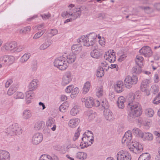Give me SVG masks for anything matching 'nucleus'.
<instances>
[{"instance_id":"obj_1","label":"nucleus","mask_w":160,"mask_h":160,"mask_svg":"<svg viewBox=\"0 0 160 160\" xmlns=\"http://www.w3.org/2000/svg\"><path fill=\"white\" fill-rule=\"evenodd\" d=\"M140 98V93L139 91H137L134 94L132 93L129 94L127 107L131 111L129 116L132 118L137 117L142 114V107L138 102Z\"/></svg>"},{"instance_id":"obj_2","label":"nucleus","mask_w":160,"mask_h":160,"mask_svg":"<svg viewBox=\"0 0 160 160\" xmlns=\"http://www.w3.org/2000/svg\"><path fill=\"white\" fill-rule=\"evenodd\" d=\"M132 139V134L131 131H128L126 132L123 137L122 142L123 143H126L128 145L130 150L132 152L138 154L142 152L143 150L142 145L136 141H132L131 142Z\"/></svg>"},{"instance_id":"obj_3","label":"nucleus","mask_w":160,"mask_h":160,"mask_svg":"<svg viewBox=\"0 0 160 160\" xmlns=\"http://www.w3.org/2000/svg\"><path fill=\"white\" fill-rule=\"evenodd\" d=\"M68 7L69 8L68 10L64 11L62 13V17L65 18L71 17L74 20L80 16L82 11L81 8H75L73 4L69 5Z\"/></svg>"},{"instance_id":"obj_4","label":"nucleus","mask_w":160,"mask_h":160,"mask_svg":"<svg viewBox=\"0 0 160 160\" xmlns=\"http://www.w3.org/2000/svg\"><path fill=\"white\" fill-rule=\"evenodd\" d=\"M97 37V34L95 33H92L82 36L77 39V41L79 43H82L84 46L88 47L94 44Z\"/></svg>"},{"instance_id":"obj_5","label":"nucleus","mask_w":160,"mask_h":160,"mask_svg":"<svg viewBox=\"0 0 160 160\" xmlns=\"http://www.w3.org/2000/svg\"><path fill=\"white\" fill-rule=\"evenodd\" d=\"M24 47L22 45H18L14 41L5 43L2 47V49L4 52L10 51L12 52H19L23 50Z\"/></svg>"},{"instance_id":"obj_6","label":"nucleus","mask_w":160,"mask_h":160,"mask_svg":"<svg viewBox=\"0 0 160 160\" xmlns=\"http://www.w3.org/2000/svg\"><path fill=\"white\" fill-rule=\"evenodd\" d=\"M82 141L80 146L82 149L92 144L94 141L93 133L90 131H88L85 132L82 138Z\"/></svg>"},{"instance_id":"obj_7","label":"nucleus","mask_w":160,"mask_h":160,"mask_svg":"<svg viewBox=\"0 0 160 160\" xmlns=\"http://www.w3.org/2000/svg\"><path fill=\"white\" fill-rule=\"evenodd\" d=\"M23 130L17 123L10 126L5 131L7 136H10L16 135H20L22 134Z\"/></svg>"},{"instance_id":"obj_8","label":"nucleus","mask_w":160,"mask_h":160,"mask_svg":"<svg viewBox=\"0 0 160 160\" xmlns=\"http://www.w3.org/2000/svg\"><path fill=\"white\" fill-rule=\"evenodd\" d=\"M53 63L54 66L60 70H66L68 66L66 58L63 55L56 58L54 61Z\"/></svg>"},{"instance_id":"obj_9","label":"nucleus","mask_w":160,"mask_h":160,"mask_svg":"<svg viewBox=\"0 0 160 160\" xmlns=\"http://www.w3.org/2000/svg\"><path fill=\"white\" fill-rule=\"evenodd\" d=\"M138 81V78L137 76L133 75L132 77L128 76L126 77L124 80V84L127 88H130L133 85L136 84Z\"/></svg>"},{"instance_id":"obj_10","label":"nucleus","mask_w":160,"mask_h":160,"mask_svg":"<svg viewBox=\"0 0 160 160\" xmlns=\"http://www.w3.org/2000/svg\"><path fill=\"white\" fill-rule=\"evenodd\" d=\"M117 160H131L130 154L126 150H122L118 152L116 155Z\"/></svg>"},{"instance_id":"obj_11","label":"nucleus","mask_w":160,"mask_h":160,"mask_svg":"<svg viewBox=\"0 0 160 160\" xmlns=\"http://www.w3.org/2000/svg\"><path fill=\"white\" fill-rule=\"evenodd\" d=\"M72 75L70 71H67L63 75L62 81V84L63 86H65L69 83L72 80Z\"/></svg>"},{"instance_id":"obj_12","label":"nucleus","mask_w":160,"mask_h":160,"mask_svg":"<svg viewBox=\"0 0 160 160\" xmlns=\"http://www.w3.org/2000/svg\"><path fill=\"white\" fill-rule=\"evenodd\" d=\"M141 54L145 57H149L152 55V52L151 48L146 46L143 47L139 51Z\"/></svg>"},{"instance_id":"obj_13","label":"nucleus","mask_w":160,"mask_h":160,"mask_svg":"<svg viewBox=\"0 0 160 160\" xmlns=\"http://www.w3.org/2000/svg\"><path fill=\"white\" fill-rule=\"evenodd\" d=\"M105 59L108 61L110 62H113L115 61L116 56L115 52H113V50H109L107 52H106L104 55Z\"/></svg>"},{"instance_id":"obj_14","label":"nucleus","mask_w":160,"mask_h":160,"mask_svg":"<svg viewBox=\"0 0 160 160\" xmlns=\"http://www.w3.org/2000/svg\"><path fill=\"white\" fill-rule=\"evenodd\" d=\"M43 139V135L40 133H36L32 136L31 142L33 145H37L40 143Z\"/></svg>"},{"instance_id":"obj_15","label":"nucleus","mask_w":160,"mask_h":160,"mask_svg":"<svg viewBox=\"0 0 160 160\" xmlns=\"http://www.w3.org/2000/svg\"><path fill=\"white\" fill-rule=\"evenodd\" d=\"M0 60L5 64L9 65L14 62L15 58L12 56H5L1 58Z\"/></svg>"},{"instance_id":"obj_16","label":"nucleus","mask_w":160,"mask_h":160,"mask_svg":"<svg viewBox=\"0 0 160 160\" xmlns=\"http://www.w3.org/2000/svg\"><path fill=\"white\" fill-rule=\"evenodd\" d=\"M81 100L82 102H84L85 106L87 108H91L94 105L93 99L91 97H84Z\"/></svg>"},{"instance_id":"obj_17","label":"nucleus","mask_w":160,"mask_h":160,"mask_svg":"<svg viewBox=\"0 0 160 160\" xmlns=\"http://www.w3.org/2000/svg\"><path fill=\"white\" fill-rule=\"evenodd\" d=\"M103 115L106 120L108 121H112L114 119L113 115L109 109H104Z\"/></svg>"},{"instance_id":"obj_18","label":"nucleus","mask_w":160,"mask_h":160,"mask_svg":"<svg viewBox=\"0 0 160 160\" xmlns=\"http://www.w3.org/2000/svg\"><path fill=\"white\" fill-rule=\"evenodd\" d=\"M114 88L115 91L118 93L122 92L124 88L122 81H117L114 84Z\"/></svg>"},{"instance_id":"obj_19","label":"nucleus","mask_w":160,"mask_h":160,"mask_svg":"<svg viewBox=\"0 0 160 160\" xmlns=\"http://www.w3.org/2000/svg\"><path fill=\"white\" fill-rule=\"evenodd\" d=\"M81 43L74 44L71 47L72 53L76 55L79 53L82 50Z\"/></svg>"},{"instance_id":"obj_20","label":"nucleus","mask_w":160,"mask_h":160,"mask_svg":"<svg viewBox=\"0 0 160 160\" xmlns=\"http://www.w3.org/2000/svg\"><path fill=\"white\" fill-rule=\"evenodd\" d=\"M11 156L10 153L7 151H0V160H10Z\"/></svg>"},{"instance_id":"obj_21","label":"nucleus","mask_w":160,"mask_h":160,"mask_svg":"<svg viewBox=\"0 0 160 160\" xmlns=\"http://www.w3.org/2000/svg\"><path fill=\"white\" fill-rule=\"evenodd\" d=\"M46 125L48 127H51L52 126V127L51 128V129L53 131L56 130V126L55 124V120L52 118H49L47 120Z\"/></svg>"},{"instance_id":"obj_22","label":"nucleus","mask_w":160,"mask_h":160,"mask_svg":"<svg viewBox=\"0 0 160 160\" xmlns=\"http://www.w3.org/2000/svg\"><path fill=\"white\" fill-rule=\"evenodd\" d=\"M63 55L66 58V60L68 64L74 62L76 58V55L72 53L68 55L65 54Z\"/></svg>"},{"instance_id":"obj_23","label":"nucleus","mask_w":160,"mask_h":160,"mask_svg":"<svg viewBox=\"0 0 160 160\" xmlns=\"http://www.w3.org/2000/svg\"><path fill=\"white\" fill-rule=\"evenodd\" d=\"M142 136L141 138L144 141H150L153 139L152 134L150 132H143Z\"/></svg>"},{"instance_id":"obj_24","label":"nucleus","mask_w":160,"mask_h":160,"mask_svg":"<svg viewBox=\"0 0 160 160\" xmlns=\"http://www.w3.org/2000/svg\"><path fill=\"white\" fill-rule=\"evenodd\" d=\"M38 80L37 79L32 80L29 84L28 88L29 91H32L36 90L38 87Z\"/></svg>"},{"instance_id":"obj_25","label":"nucleus","mask_w":160,"mask_h":160,"mask_svg":"<svg viewBox=\"0 0 160 160\" xmlns=\"http://www.w3.org/2000/svg\"><path fill=\"white\" fill-rule=\"evenodd\" d=\"M39 160H58V159L57 156L55 155H50L44 154L40 156Z\"/></svg>"},{"instance_id":"obj_26","label":"nucleus","mask_w":160,"mask_h":160,"mask_svg":"<svg viewBox=\"0 0 160 160\" xmlns=\"http://www.w3.org/2000/svg\"><path fill=\"white\" fill-rule=\"evenodd\" d=\"M80 122V120L78 118H74L69 120L68 125L71 128H73L76 127Z\"/></svg>"},{"instance_id":"obj_27","label":"nucleus","mask_w":160,"mask_h":160,"mask_svg":"<svg viewBox=\"0 0 160 160\" xmlns=\"http://www.w3.org/2000/svg\"><path fill=\"white\" fill-rule=\"evenodd\" d=\"M34 95L33 92L31 91H29L26 92L25 99L27 104H29L31 102V100Z\"/></svg>"},{"instance_id":"obj_28","label":"nucleus","mask_w":160,"mask_h":160,"mask_svg":"<svg viewBox=\"0 0 160 160\" xmlns=\"http://www.w3.org/2000/svg\"><path fill=\"white\" fill-rule=\"evenodd\" d=\"M32 113L30 110L26 109L24 110L22 113V117L24 120L30 119L32 116Z\"/></svg>"},{"instance_id":"obj_29","label":"nucleus","mask_w":160,"mask_h":160,"mask_svg":"<svg viewBox=\"0 0 160 160\" xmlns=\"http://www.w3.org/2000/svg\"><path fill=\"white\" fill-rule=\"evenodd\" d=\"M125 101V98L123 96H121L118 98L117 102V105L118 107L120 109H123L124 108V102Z\"/></svg>"},{"instance_id":"obj_30","label":"nucleus","mask_w":160,"mask_h":160,"mask_svg":"<svg viewBox=\"0 0 160 160\" xmlns=\"http://www.w3.org/2000/svg\"><path fill=\"white\" fill-rule=\"evenodd\" d=\"M80 110L79 107L78 105L74 106L71 110L70 113L72 116H75L79 113Z\"/></svg>"},{"instance_id":"obj_31","label":"nucleus","mask_w":160,"mask_h":160,"mask_svg":"<svg viewBox=\"0 0 160 160\" xmlns=\"http://www.w3.org/2000/svg\"><path fill=\"white\" fill-rule=\"evenodd\" d=\"M132 133L136 137L141 138L143 132L139 129L137 128H134L132 130Z\"/></svg>"},{"instance_id":"obj_32","label":"nucleus","mask_w":160,"mask_h":160,"mask_svg":"<svg viewBox=\"0 0 160 160\" xmlns=\"http://www.w3.org/2000/svg\"><path fill=\"white\" fill-rule=\"evenodd\" d=\"M76 157L80 160H85V159L87 157V154L84 152H77L76 155Z\"/></svg>"},{"instance_id":"obj_33","label":"nucleus","mask_w":160,"mask_h":160,"mask_svg":"<svg viewBox=\"0 0 160 160\" xmlns=\"http://www.w3.org/2000/svg\"><path fill=\"white\" fill-rule=\"evenodd\" d=\"M31 56V54L30 53L27 52L25 53L20 59L21 62L23 63L26 62L29 58Z\"/></svg>"},{"instance_id":"obj_34","label":"nucleus","mask_w":160,"mask_h":160,"mask_svg":"<svg viewBox=\"0 0 160 160\" xmlns=\"http://www.w3.org/2000/svg\"><path fill=\"white\" fill-rule=\"evenodd\" d=\"M69 107V104L68 102H64L60 105L59 107V111L62 112H65Z\"/></svg>"},{"instance_id":"obj_35","label":"nucleus","mask_w":160,"mask_h":160,"mask_svg":"<svg viewBox=\"0 0 160 160\" xmlns=\"http://www.w3.org/2000/svg\"><path fill=\"white\" fill-rule=\"evenodd\" d=\"M151 156L148 153H142L139 157L138 160H150Z\"/></svg>"},{"instance_id":"obj_36","label":"nucleus","mask_w":160,"mask_h":160,"mask_svg":"<svg viewBox=\"0 0 160 160\" xmlns=\"http://www.w3.org/2000/svg\"><path fill=\"white\" fill-rule=\"evenodd\" d=\"M145 115L148 117H152L154 114V110L151 108L146 109L145 110Z\"/></svg>"},{"instance_id":"obj_37","label":"nucleus","mask_w":160,"mask_h":160,"mask_svg":"<svg viewBox=\"0 0 160 160\" xmlns=\"http://www.w3.org/2000/svg\"><path fill=\"white\" fill-rule=\"evenodd\" d=\"M91 84L89 82H87L84 84L83 88V93L85 94L89 91L90 88Z\"/></svg>"},{"instance_id":"obj_38","label":"nucleus","mask_w":160,"mask_h":160,"mask_svg":"<svg viewBox=\"0 0 160 160\" xmlns=\"http://www.w3.org/2000/svg\"><path fill=\"white\" fill-rule=\"evenodd\" d=\"M151 82L150 79L143 80L141 83L140 89H141L142 88H146Z\"/></svg>"},{"instance_id":"obj_39","label":"nucleus","mask_w":160,"mask_h":160,"mask_svg":"<svg viewBox=\"0 0 160 160\" xmlns=\"http://www.w3.org/2000/svg\"><path fill=\"white\" fill-rule=\"evenodd\" d=\"M79 92V90L78 88H73L71 92L70 97L71 98H74L77 96Z\"/></svg>"},{"instance_id":"obj_40","label":"nucleus","mask_w":160,"mask_h":160,"mask_svg":"<svg viewBox=\"0 0 160 160\" xmlns=\"http://www.w3.org/2000/svg\"><path fill=\"white\" fill-rule=\"evenodd\" d=\"M96 93L97 97H100L102 96L103 94V90L102 87L100 86L97 87L96 89Z\"/></svg>"},{"instance_id":"obj_41","label":"nucleus","mask_w":160,"mask_h":160,"mask_svg":"<svg viewBox=\"0 0 160 160\" xmlns=\"http://www.w3.org/2000/svg\"><path fill=\"white\" fill-rule=\"evenodd\" d=\"M109 106L108 103L105 99L102 100L100 107L102 108V109H108Z\"/></svg>"},{"instance_id":"obj_42","label":"nucleus","mask_w":160,"mask_h":160,"mask_svg":"<svg viewBox=\"0 0 160 160\" xmlns=\"http://www.w3.org/2000/svg\"><path fill=\"white\" fill-rule=\"evenodd\" d=\"M91 55L92 58H98L100 56V52L98 50L95 49L91 52Z\"/></svg>"},{"instance_id":"obj_43","label":"nucleus","mask_w":160,"mask_h":160,"mask_svg":"<svg viewBox=\"0 0 160 160\" xmlns=\"http://www.w3.org/2000/svg\"><path fill=\"white\" fill-rule=\"evenodd\" d=\"M13 97L15 99H23L24 98V95L22 92H17L14 94Z\"/></svg>"},{"instance_id":"obj_44","label":"nucleus","mask_w":160,"mask_h":160,"mask_svg":"<svg viewBox=\"0 0 160 160\" xmlns=\"http://www.w3.org/2000/svg\"><path fill=\"white\" fill-rule=\"evenodd\" d=\"M104 71L103 68H99L97 70V76L98 77H102L104 75Z\"/></svg>"},{"instance_id":"obj_45","label":"nucleus","mask_w":160,"mask_h":160,"mask_svg":"<svg viewBox=\"0 0 160 160\" xmlns=\"http://www.w3.org/2000/svg\"><path fill=\"white\" fill-rule=\"evenodd\" d=\"M45 30L43 29L40 32H38L36 33L33 38L34 39H37L40 37L45 32Z\"/></svg>"},{"instance_id":"obj_46","label":"nucleus","mask_w":160,"mask_h":160,"mask_svg":"<svg viewBox=\"0 0 160 160\" xmlns=\"http://www.w3.org/2000/svg\"><path fill=\"white\" fill-rule=\"evenodd\" d=\"M132 71L135 74H139L142 72L141 68L139 67H135L132 68Z\"/></svg>"},{"instance_id":"obj_47","label":"nucleus","mask_w":160,"mask_h":160,"mask_svg":"<svg viewBox=\"0 0 160 160\" xmlns=\"http://www.w3.org/2000/svg\"><path fill=\"white\" fill-rule=\"evenodd\" d=\"M30 30L31 27H26L21 29L19 31V32L21 34H25L29 32Z\"/></svg>"},{"instance_id":"obj_48","label":"nucleus","mask_w":160,"mask_h":160,"mask_svg":"<svg viewBox=\"0 0 160 160\" xmlns=\"http://www.w3.org/2000/svg\"><path fill=\"white\" fill-rule=\"evenodd\" d=\"M154 134L156 136V139L158 143L160 144V132L157 131L153 132Z\"/></svg>"},{"instance_id":"obj_49","label":"nucleus","mask_w":160,"mask_h":160,"mask_svg":"<svg viewBox=\"0 0 160 160\" xmlns=\"http://www.w3.org/2000/svg\"><path fill=\"white\" fill-rule=\"evenodd\" d=\"M159 91V88L156 85H153L151 88V91L153 93H157Z\"/></svg>"},{"instance_id":"obj_50","label":"nucleus","mask_w":160,"mask_h":160,"mask_svg":"<svg viewBox=\"0 0 160 160\" xmlns=\"http://www.w3.org/2000/svg\"><path fill=\"white\" fill-rule=\"evenodd\" d=\"M43 124L44 122L42 121H38L35 123L34 127L37 129H40L42 128Z\"/></svg>"},{"instance_id":"obj_51","label":"nucleus","mask_w":160,"mask_h":160,"mask_svg":"<svg viewBox=\"0 0 160 160\" xmlns=\"http://www.w3.org/2000/svg\"><path fill=\"white\" fill-rule=\"evenodd\" d=\"M81 131V130L80 129L79 127H78L75 132L73 138V140L74 141H76L78 139L80 135V132Z\"/></svg>"},{"instance_id":"obj_52","label":"nucleus","mask_w":160,"mask_h":160,"mask_svg":"<svg viewBox=\"0 0 160 160\" xmlns=\"http://www.w3.org/2000/svg\"><path fill=\"white\" fill-rule=\"evenodd\" d=\"M16 91V89L12 86H11L7 92V94L9 96L12 95Z\"/></svg>"},{"instance_id":"obj_53","label":"nucleus","mask_w":160,"mask_h":160,"mask_svg":"<svg viewBox=\"0 0 160 160\" xmlns=\"http://www.w3.org/2000/svg\"><path fill=\"white\" fill-rule=\"evenodd\" d=\"M143 60V58L142 56H137L136 57L135 62L138 65H140L139 63H141Z\"/></svg>"},{"instance_id":"obj_54","label":"nucleus","mask_w":160,"mask_h":160,"mask_svg":"<svg viewBox=\"0 0 160 160\" xmlns=\"http://www.w3.org/2000/svg\"><path fill=\"white\" fill-rule=\"evenodd\" d=\"M140 8L144 10V11L147 13H150L153 11L152 9L148 7L140 6Z\"/></svg>"},{"instance_id":"obj_55","label":"nucleus","mask_w":160,"mask_h":160,"mask_svg":"<svg viewBox=\"0 0 160 160\" xmlns=\"http://www.w3.org/2000/svg\"><path fill=\"white\" fill-rule=\"evenodd\" d=\"M58 33V31L55 29H51L50 30L48 31V33L50 34L52 36H53Z\"/></svg>"},{"instance_id":"obj_56","label":"nucleus","mask_w":160,"mask_h":160,"mask_svg":"<svg viewBox=\"0 0 160 160\" xmlns=\"http://www.w3.org/2000/svg\"><path fill=\"white\" fill-rule=\"evenodd\" d=\"M74 87L73 85H70L66 88L65 91L67 93H70L72 92Z\"/></svg>"},{"instance_id":"obj_57","label":"nucleus","mask_w":160,"mask_h":160,"mask_svg":"<svg viewBox=\"0 0 160 160\" xmlns=\"http://www.w3.org/2000/svg\"><path fill=\"white\" fill-rule=\"evenodd\" d=\"M153 103L155 104H158L160 103V98L158 95L154 98L153 101Z\"/></svg>"},{"instance_id":"obj_58","label":"nucleus","mask_w":160,"mask_h":160,"mask_svg":"<svg viewBox=\"0 0 160 160\" xmlns=\"http://www.w3.org/2000/svg\"><path fill=\"white\" fill-rule=\"evenodd\" d=\"M140 89L142 92H144V94L147 96L149 95L150 94V91L148 89L142 88Z\"/></svg>"},{"instance_id":"obj_59","label":"nucleus","mask_w":160,"mask_h":160,"mask_svg":"<svg viewBox=\"0 0 160 160\" xmlns=\"http://www.w3.org/2000/svg\"><path fill=\"white\" fill-rule=\"evenodd\" d=\"M102 100H95V101L93 100L94 104L97 107L100 106V104Z\"/></svg>"},{"instance_id":"obj_60","label":"nucleus","mask_w":160,"mask_h":160,"mask_svg":"<svg viewBox=\"0 0 160 160\" xmlns=\"http://www.w3.org/2000/svg\"><path fill=\"white\" fill-rule=\"evenodd\" d=\"M154 82L155 83H157L159 81V78L158 75L157 73H155L154 74L153 78Z\"/></svg>"},{"instance_id":"obj_61","label":"nucleus","mask_w":160,"mask_h":160,"mask_svg":"<svg viewBox=\"0 0 160 160\" xmlns=\"http://www.w3.org/2000/svg\"><path fill=\"white\" fill-rule=\"evenodd\" d=\"M12 82V81L11 79L8 80L6 82L5 87L6 88H8Z\"/></svg>"},{"instance_id":"obj_62","label":"nucleus","mask_w":160,"mask_h":160,"mask_svg":"<svg viewBox=\"0 0 160 160\" xmlns=\"http://www.w3.org/2000/svg\"><path fill=\"white\" fill-rule=\"evenodd\" d=\"M44 27V25L43 24H41L37 25L35 27V28L38 30H40L43 28Z\"/></svg>"},{"instance_id":"obj_63","label":"nucleus","mask_w":160,"mask_h":160,"mask_svg":"<svg viewBox=\"0 0 160 160\" xmlns=\"http://www.w3.org/2000/svg\"><path fill=\"white\" fill-rule=\"evenodd\" d=\"M48 48L46 46L45 44L43 43L39 47V49L40 50H43L46 49Z\"/></svg>"},{"instance_id":"obj_64","label":"nucleus","mask_w":160,"mask_h":160,"mask_svg":"<svg viewBox=\"0 0 160 160\" xmlns=\"http://www.w3.org/2000/svg\"><path fill=\"white\" fill-rule=\"evenodd\" d=\"M44 42L50 46L52 44V40L50 39H47L45 40Z\"/></svg>"}]
</instances>
